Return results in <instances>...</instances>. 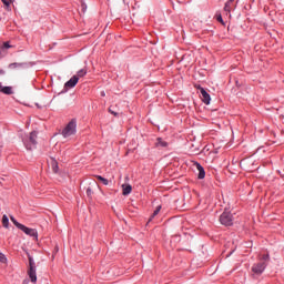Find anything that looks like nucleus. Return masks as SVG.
<instances>
[{"mask_svg":"<svg viewBox=\"0 0 284 284\" xmlns=\"http://www.w3.org/2000/svg\"><path fill=\"white\" fill-rule=\"evenodd\" d=\"M8 260L6 258V255L3 253H0V263H6Z\"/></svg>","mask_w":284,"mask_h":284,"instance_id":"20","label":"nucleus"},{"mask_svg":"<svg viewBox=\"0 0 284 284\" xmlns=\"http://www.w3.org/2000/svg\"><path fill=\"white\" fill-rule=\"evenodd\" d=\"M155 145H156V148H168V142L164 141V140L161 139V138H158V139H156V142H155Z\"/></svg>","mask_w":284,"mask_h":284,"instance_id":"15","label":"nucleus"},{"mask_svg":"<svg viewBox=\"0 0 284 284\" xmlns=\"http://www.w3.org/2000/svg\"><path fill=\"white\" fill-rule=\"evenodd\" d=\"M217 21L220 22V23H223V17L220 14V16H217Z\"/></svg>","mask_w":284,"mask_h":284,"instance_id":"26","label":"nucleus"},{"mask_svg":"<svg viewBox=\"0 0 284 284\" xmlns=\"http://www.w3.org/2000/svg\"><path fill=\"white\" fill-rule=\"evenodd\" d=\"M29 278L31 283H36L37 281V264L32 256L29 255V271H28Z\"/></svg>","mask_w":284,"mask_h":284,"instance_id":"4","label":"nucleus"},{"mask_svg":"<svg viewBox=\"0 0 284 284\" xmlns=\"http://www.w3.org/2000/svg\"><path fill=\"white\" fill-rule=\"evenodd\" d=\"M2 225L3 227H7V229L10 225V220L6 215H3L2 217Z\"/></svg>","mask_w":284,"mask_h":284,"instance_id":"19","label":"nucleus"},{"mask_svg":"<svg viewBox=\"0 0 284 284\" xmlns=\"http://www.w3.org/2000/svg\"><path fill=\"white\" fill-rule=\"evenodd\" d=\"M37 131H32L29 135V138L23 140V144L27 150H34L37 148Z\"/></svg>","mask_w":284,"mask_h":284,"instance_id":"3","label":"nucleus"},{"mask_svg":"<svg viewBox=\"0 0 284 284\" xmlns=\"http://www.w3.org/2000/svg\"><path fill=\"white\" fill-rule=\"evenodd\" d=\"M3 72L2 71H0V74H2Z\"/></svg>","mask_w":284,"mask_h":284,"instance_id":"29","label":"nucleus"},{"mask_svg":"<svg viewBox=\"0 0 284 284\" xmlns=\"http://www.w3.org/2000/svg\"><path fill=\"white\" fill-rule=\"evenodd\" d=\"M161 212V205H158L153 212V214H159Z\"/></svg>","mask_w":284,"mask_h":284,"instance_id":"24","label":"nucleus"},{"mask_svg":"<svg viewBox=\"0 0 284 284\" xmlns=\"http://www.w3.org/2000/svg\"><path fill=\"white\" fill-rule=\"evenodd\" d=\"M87 195L92 196V189H90V187L87 189Z\"/></svg>","mask_w":284,"mask_h":284,"instance_id":"25","label":"nucleus"},{"mask_svg":"<svg viewBox=\"0 0 284 284\" xmlns=\"http://www.w3.org/2000/svg\"><path fill=\"white\" fill-rule=\"evenodd\" d=\"M194 166L196 168L199 174H197V179H205V169H203V165H201V163L195 162Z\"/></svg>","mask_w":284,"mask_h":284,"instance_id":"9","label":"nucleus"},{"mask_svg":"<svg viewBox=\"0 0 284 284\" xmlns=\"http://www.w3.org/2000/svg\"><path fill=\"white\" fill-rule=\"evenodd\" d=\"M51 168H52V171L54 172V174H57L59 172V162H57V160H52Z\"/></svg>","mask_w":284,"mask_h":284,"instance_id":"16","label":"nucleus"},{"mask_svg":"<svg viewBox=\"0 0 284 284\" xmlns=\"http://www.w3.org/2000/svg\"><path fill=\"white\" fill-rule=\"evenodd\" d=\"M109 112H110V114H113V116H119V113H118V112H114V111L112 110V108H109Z\"/></svg>","mask_w":284,"mask_h":284,"instance_id":"22","label":"nucleus"},{"mask_svg":"<svg viewBox=\"0 0 284 284\" xmlns=\"http://www.w3.org/2000/svg\"><path fill=\"white\" fill-rule=\"evenodd\" d=\"M265 267H267L266 262H258L253 264L251 272L253 273V276H261L265 272Z\"/></svg>","mask_w":284,"mask_h":284,"instance_id":"5","label":"nucleus"},{"mask_svg":"<svg viewBox=\"0 0 284 284\" xmlns=\"http://www.w3.org/2000/svg\"><path fill=\"white\" fill-rule=\"evenodd\" d=\"M101 97H105V92L104 91L101 92Z\"/></svg>","mask_w":284,"mask_h":284,"instance_id":"27","label":"nucleus"},{"mask_svg":"<svg viewBox=\"0 0 284 284\" xmlns=\"http://www.w3.org/2000/svg\"><path fill=\"white\" fill-rule=\"evenodd\" d=\"M122 194L123 196H128V194H132V185L130 184H122Z\"/></svg>","mask_w":284,"mask_h":284,"instance_id":"11","label":"nucleus"},{"mask_svg":"<svg viewBox=\"0 0 284 284\" xmlns=\"http://www.w3.org/2000/svg\"><path fill=\"white\" fill-rule=\"evenodd\" d=\"M260 261H270V254H264V255H262V257L260 258Z\"/></svg>","mask_w":284,"mask_h":284,"instance_id":"21","label":"nucleus"},{"mask_svg":"<svg viewBox=\"0 0 284 284\" xmlns=\"http://www.w3.org/2000/svg\"><path fill=\"white\" fill-rule=\"evenodd\" d=\"M220 223L222 225H232L233 220H232V215L231 214H222L220 215Z\"/></svg>","mask_w":284,"mask_h":284,"instance_id":"7","label":"nucleus"},{"mask_svg":"<svg viewBox=\"0 0 284 284\" xmlns=\"http://www.w3.org/2000/svg\"><path fill=\"white\" fill-rule=\"evenodd\" d=\"M18 68H28L27 62H13L9 64L10 70H17Z\"/></svg>","mask_w":284,"mask_h":284,"instance_id":"10","label":"nucleus"},{"mask_svg":"<svg viewBox=\"0 0 284 284\" xmlns=\"http://www.w3.org/2000/svg\"><path fill=\"white\" fill-rule=\"evenodd\" d=\"M197 90H200V94L202 95L201 99L203 103H205V105H210V102L212 101L210 93H207V91L201 85L197 87Z\"/></svg>","mask_w":284,"mask_h":284,"instance_id":"6","label":"nucleus"},{"mask_svg":"<svg viewBox=\"0 0 284 284\" xmlns=\"http://www.w3.org/2000/svg\"><path fill=\"white\" fill-rule=\"evenodd\" d=\"M12 45H10V42H3V44L0 47V57H3L6 54V50H10Z\"/></svg>","mask_w":284,"mask_h":284,"instance_id":"12","label":"nucleus"},{"mask_svg":"<svg viewBox=\"0 0 284 284\" xmlns=\"http://www.w3.org/2000/svg\"><path fill=\"white\" fill-rule=\"evenodd\" d=\"M2 94H12V87H1Z\"/></svg>","mask_w":284,"mask_h":284,"instance_id":"17","label":"nucleus"},{"mask_svg":"<svg viewBox=\"0 0 284 284\" xmlns=\"http://www.w3.org/2000/svg\"><path fill=\"white\" fill-rule=\"evenodd\" d=\"M1 88H2V84H1V82H0V91H1Z\"/></svg>","mask_w":284,"mask_h":284,"instance_id":"28","label":"nucleus"},{"mask_svg":"<svg viewBox=\"0 0 284 284\" xmlns=\"http://www.w3.org/2000/svg\"><path fill=\"white\" fill-rule=\"evenodd\" d=\"M74 134H77V120L73 119L62 130V136L68 139V136H72Z\"/></svg>","mask_w":284,"mask_h":284,"instance_id":"2","label":"nucleus"},{"mask_svg":"<svg viewBox=\"0 0 284 284\" xmlns=\"http://www.w3.org/2000/svg\"><path fill=\"white\" fill-rule=\"evenodd\" d=\"M85 74H88V68H83L79 70L74 77H78V81H79V79H83Z\"/></svg>","mask_w":284,"mask_h":284,"instance_id":"14","label":"nucleus"},{"mask_svg":"<svg viewBox=\"0 0 284 284\" xmlns=\"http://www.w3.org/2000/svg\"><path fill=\"white\" fill-rule=\"evenodd\" d=\"M95 179L98 181H101V183H103V185H109L110 184V181H108V179L101 176V175H95Z\"/></svg>","mask_w":284,"mask_h":284,"instance_id":"18","label":"nucleus"},{"mask_svg":"<svg viewBox=\"0 0 284 284\" xmlns=\"http://www.w3.org/2000/svg\"><path fill=\"white\" fill-rule=\"evenodd\" d=\"M79 83V77L73 75L69 81L64 83V88L72 89Z\"/></svg>","mask_w":284,"mask_h":284,"instance_id":"8","label":"nucleus"},{"mask_svg":"<svg viewBox=\"0 0 284 284\" xmlns=\"http://www.w3.org/2000/svg\"><path fill=\"white\" fill-rule=\"evenodd\" d=\"M11 221L16 225V227H18V230H21L22 232H24V234H27V236H32V239H38L39 233L37 232V230L30 229V227L17 222V220H14V217H12V216H11Z\"/></svg>","mask_w":284,"mask_h":284,"instance_id":"1","label":"nucleus"},{"mask_svg":"<svg viewBox=\"0 0 284 284\" xmlns=\"http://www.w3.org/2000/svg\"><path fill=\"white\" fill-rule=\"evenodd\" d=\"M232 8H234V0L226 1L225 6H224V12L231 13Z\"/></svg>","mask_w":284,"mask_h":284,"instance_id":"13","label":"nucleus"},{"mask_svg":"<svg viewBox=\"0 0 284 284\" xmlns=\"http://www.w3.org/2000/svg\"><path fill=\"white\" fill-rule=\"evenodd\" d=\"M2 3H3L7 8H10V0H2Z\"/></svg>","mask_w":284,"mask_h":284,"instance_id":"23","label":"nucleus"}]
</instances>
